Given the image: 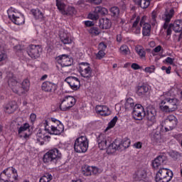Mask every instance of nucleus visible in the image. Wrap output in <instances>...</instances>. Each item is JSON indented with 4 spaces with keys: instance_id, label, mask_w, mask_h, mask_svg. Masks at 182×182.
I'll return each instance as SVG.
<instances>
[{
    "instance_id": "423d86ee",
    "label": "nucleus",
    "mask_w": 182,
    "mask_h": 182,
    "mask_svg": "<svg viewBox=\"0 0 182 182\" xmlns=\"http://www.w3.org/2000/svg\"><path fill=\"white\" fill-rule=\"evenodd\" d=\"M89 149V139L86 136H81L75 140L74 150L76 153H86Z\"/></svg>"
},
{
    "instance_id": "f03ea898",
    "label": "nucleus",
    "mask_w": 182,
    "mask_h": 182,
    "mask_svg": "<svg viewBox=\"0 0 182 182\" xmlns=\"http://www.w3.org/2000/svg\"><path fill=\"white\" fill-rule=\"evenodd\" d=\"M43 126L45 131L48 132V134H60L63 133V130H65V127L62 122L55 118H51L50 122L45 120L43 122Z\"/></svg>"
},
{
    "instance_id": "f8f14e48",
    "label": "nucleus",
    "mask_w": 182,
    "mask_h": 182,
    "mask_svg": "<svg viewBox=\"0 0 182 182\" xmlns=\"http://www.w3.org/2000/svg\"><path fill=\"white\" fill-rule=\"evenodd\" d=\"M30 128L31 125H29V123L17 124L18 136L21 139H29L28 133Z\"/></svg>"
},
{
    "instance_id": "393cba45",
    "label": "nucleus",
    "mask_w": 182,
    "mask_h": 182,
    "mask_svg": "<svg viewBox=\"0 0 182 182\" xmlns=\"http://www.w3.org/2000/svg\"><path fill=\"white\" fill-rule=\"evenodd\" d=\"M167 159L164 155H159L152 161V167L157 170L161 164H166Z\"/></svg>"
},
{
    "instance_id": "b1692460",
    "label": "nucleus",
    "mask_w": 182,
    "mask_h": 182,
    "mask_svg": "<svg viewBox=\"0 0 182 182\" xmlns=\"http://www.w3.org/2000/svg\"><path fill=\"white\" fill-rule=\"evenodd\" d=\"M147 177V172L144 168L137 170L133 175L134 181H144Z\"/></svg>"
},
{
    "instance_id": "09e8293b",
    "label": "nucleus",
    "mask_w": 182,
    "mask_h": 182,
    "mask_svg": "<svg viewBox=\"0 0 182 182\" xmlns=\"http://www.w3.org/2000/svg\"><path fill=\"white\" fill-rule=\"evenodd\" d=\"M110 12L112 16H119V14H120V11L117 6H113L110 9Z\"/></svg>"
},
{
    "instance_id": "ddd939ff",
    "label": "nucleus",
    "mask_w": 182,
    "mask_h": 182,
    "mask_svg": "<svg viewBox=\"0 0 182 182\" xmlns=\"http://www.w3.org/2000/svg\"><path fill=\"white\" fill-rule=\"evenodd\" d=\"M146 116L144 108L140 104L135 105L132 111V117L135 120H143V117Z\"/></svg>"
},
{
    "instance_id": "aec40b11",
    "label": "nucleus",
    "mask_w": 182,
    "mask_h": 182,
    "mask_svg": "<svg viewBox=\"0 0 182 182\" xmlns=\"http://www.w3.org/2000/svg\"><path fill=\"white\" fill-rule=\"evenodd\" d=\"M156 116H157L156 109L150 108L147 110L146 119L148 126H153L156 123Z\"/></svg>"
},
{
    "instance_id": "de8ad7c7",
    "label": "nucleus",
    "mask_w": 182,
    "mask_h": 182,
    "mask_svg": "<svg viewBox=\"0 0 182 182\" xmlns=\"http://www.w3.org/2000/svg\"><path fill=\"white\" fill-rule=\"evenodd\" d=\"M88 18L92 19V21H97L99 19V14L95 10L94 12L88 14Z\"/></svg>"
},
{
    "instance_id": "603ef678",
    "label": "nucleus",
    "mask_w": 182,
    "mask_h": 182,
    "mask_svg": "<svg viewBox=\"0 0 182 182\" xmlns=\"http://www.w3.org/2000/svg\"><path fill=\"white\" fill-rule=\"evenodd\" d=\"M106 49H107V45L104 42H101L98 45V50H101L102 52H105Z\"/></svg>"
},
{
    "instance_id": "2f4dec72",
    "label": "nucleus",
    "mask_w": 182,
    "mask_h": 182,
    "mask_svg": "<svg viewBox=\"0 0 182 182\" xmlns=\"http://www.w3.org/2000/svg\"><path fill=\"white\" fill-rule=\"evenodd\" d=\"M18 109V105L15 101L11 102L4 107V112L6 113H14Z\"/></svg>"
},
{
    "instance_id": "a19ab883",
    "label": "nucleus",
    "mask_w": 182,
    "mask_h": 182,
    "mask_svg": "<svg viewBox=\"0 0 182 182\" xmlns=\"http://www.w3.org/2000/svg\"><path fill=\"white\" fill-rule=\"evenodd\" d=\"M53 176L50 173H46L43 176L40 178V182H50Z\"/></svg>"
},
{
    "instance_id": "2eb2a0df",
    "label": "nucleus",
    "mask_w": 182,
    "mask_h": 182,
    "mask_svg": "<svg viewBox=\"0 0 182 182\" xmlns=\"http://www.w3.org/2000/svg\"><path fill=\"white\" fill-rule=\"evenodd\" d=\"M42 48L39 46L31 45L27 50V53L32 59H38L41 56Z\"/></svg>"
},
{
    "instance_id": "c756f323",
    "label": "nucleus",
    "mask_w": 182,
    "mask_h": 182,
    "mask_svg": "<svg viewBox=\"0 0 182 182\" xmlns=\"http://www.w3.org/2000/svg\"><path fill=\"white\" fill-rule=\"evenodd\" d=\"M31 12L36 21H42L45 19V14L39 9H33Z\"/></svg>"
},
{
    "instance_id": "4d7b16f0",
    "label": "nucleus",
    "mask_w": 182,
    "mask_h": 182,
    "mask_svg": "<svg viewBox=\"0 0 182 182\" xmlns=\"http://www.w3.org/2000/svg\"><path fill=\"white\" fill-rule=\"evenodd\" d=\"M171 28H173V23H171V24H168V27H167V31H166V35L168 36H170V35H171V32H172V31H171Z\"/></svg>"
},
{
    "instance_id": "864d4df0",
    "label": "nucleus",
    "mask_w": 182,
    "mask_h": 182,
    "mask_svg": "<svg viewBox=\"0 0 182 182\" xmlns=\"http://www.w3.org/2000/svg\"><path fill=\"white\" fill-rule=\"evenodd\" d=\"M8 60V55L4 52H0V62H6Z\"/></svg>"
},
{
    "instance_id": "37998d69",
    "label": "nucleus",
    "mask_w": 182,
    "mask_h": 182,
    "mask_svg": "<svg viewBox=\"0 0 182 182\" xmlns=\"http://www.w3.org/2000/svg\"><path fill=\"white\" fill-rule=\"evenodd\" d=\"M150 6V0H141L139 6L140 8H142V9H146V8H149Z\"/></svg>"
},
{
    "instance_id": "9d476101",
    "label": "nucleus",
    "mask_w": 182,
    "mask_h": 182,
    "mask_svg": "<svg viewBox=\"0 0 182 182\" xmlns=\"http://www.w3.org/2000/svg\"><path fill=\"white\" fill-rule=\"evenodd\" d=\"M76 105V99L73 96H66L60 100V109L63 112L70 110L71 107Z\"/></svg>"
},
{
    "instance_id": "7ed1b4c3",
    "label": "nucleus",
    "mask_w": 182,
    "mask_h": 182,
    "mask_svg": "<svg viewBox=\"0 0 182 182\" xmlns=\"http://www.w3.org/2000/svg\"><path fill=\"white\" fill-rule=\"evenodd\" d=\"M132 141L129 138H124V139H115L107 148V153L108 154H113L118 151H123L126 149L130 147Z\"/></svg>"
},
{
    "instance_id": "4be33fe9",
    "label": "nucleus",
    "mask_w": 182,
    "mask_h": 182,
    "mask_svg": "<svg viewBox=\"0 0 182 182\" xmlns=\"http://www.w3.org/2000/svg\"><path fill=\"white\" fill-rule=\"evenodd\" d=\"M57 87H58V85H56V84L50 81H45L41 85V90L43 92H46L47 93L55 92Z\"/></svg>"
},
{
    "instance_id": "3c124183",
    "label": "nucleus",
    "mask_w": 182,
    "mask_h": 182,
    "mask_svg": "<svg viewBox=\"0 0 182 182\" xmlns=\"http://www.w3.org/2000/svg\"><path fill=\"white\" fill-rule=\"evenodd\" d=\"M144 72H146V73H154L155 70H156V66L154 65H151L149 67H146L144 68Z\"/></svg>"
},
{
    "instance_id": "bf43d9fd",
    "label": "nucleus",
    "mask_w": 182,
    "mask_h": 182,
    "mask_svg": "<svg viewBox=\"0 0 182 182\" xmlns=\"http://www.w3.org/2000/svg\"><path fill=\"white\" fill-rule=\"evenodd\" d=\"M30 121L31 122V123H34V122L36 121V114L31 113L30 114Z\"/></svg>"
},
{
    "instance_id": "338daca9",
    "label": "nucleus",
    "mask_w": 182,
    "mask_h": 182,
    "mask_svg": "<svg viewBox=\"0 0 182 182\" xmlns=\"http://www.w3.org/2000/svg\"><path fill=\"white\" fill-rule=\"evenodd\" d=\"M149 46L151 48H154L156 46V43L154 41L149 42Z\"/></svg>"
},
{
    "instance_id": "58836bf2",
    "label": "nucleus",
    "mask_w": 182,
    "mask_h": 182,
    "mask_svg": "<svg viewBox=\"0 0 182 182\" xmlns=\"http://www.w3.org/2000/svg\"><path fill=\"white\" fill-rule=\"evenodd\" d=\"M150 23L152 26H157V11H152Z\"/></svg>"
},
{
    "instance_id": "f257e3e1",
    "label": "nucleus",
    "mask_w": 182,
    "mask_h": 182,
    "mask_svg": "<svg viewBox=\"0 0 182 182\" xmlns=\"http://www.w3.org/2000/svg\"><path fill=\"white\" fill-rule=\"evenodd\" d=\"M159 109L165 113H173L176 112L177 106L178 105V100L176 97H168L166 93L161 95L159 99Z\"/></svg>"
},
{
    "instance_id": "7c9ffc66",
    "label": "nucleus",
    "mask_w": 182,
    "mask_h": 182,
    "mask_svg": "<svg viewBox=\"0 0 182 182\" xmlns=\"http://www.w3.org/2000/svg\"><path fill=\"white\" fill-rule=\"evenodd\" d=\"M60 39L64 45H70V43L73 42L70 34L67 33H60Z\"/></svg>"
},
{
    "instance_id": "c9c22d12",
    "label": "nucleus",
    "mask_w": 182,
    "mask_h": 182,
    "mask_svg": "<svg viewBox=\"0 0 182 182\" xmlns=\"http://www.w3.org/2000/svg\"><path fill=\"white\" fill-rule=\"evenodd\" d=\"M134 106H136V104L134 103V100L133 98L129 97L126 100L124 107L126 110H132V109H134Z\"/></svg>"
},
{
    "instance_id": "680f3d73",
    "label": "nucleus",
    "mask_w": 182,
    "mask_h": 182,
    "mask_svg": "<svg viewBox=\"0 0 182 182\" xmlns=\"http://www.w3.org/2000/svg\"><path fill=\"white\" fill-rule=\"evenodd\" d=\"M161 49H163L161 46H158L154 49V52H155V53H159V52H160Z\"/></svg>"
},
{
    "instance_id": "8fccbe9b",
    "label": "nucleus",
    "mask_w": 182,
    "mask_h": 182,
    "mask_svg": "<svg viewBox=\"0 0 182 182\" xmlns=\"http://www.w3.org/2000/svg\"><path fill=\"white\" fill-rule=\"evenodd\" d=\"M106 56V53L105 51L99 50L97 53L95 54V58L98 60L103 59Z\"/></svg>"
},
{
    "instance_id": "ea45409f",
    "label": "nucleus",
    "mask_w": 182,
    "mask_h": 182,
    "mask_svg": "<svg viewBox=\"0 0 182 182\" xmlns=\"http://www.w3.org/2000/svg\"><path fill=\"white\" fill-rule=\"evenodd\" d=\"M89 33L92 35V36H97L100 33V31H99V28L97 27H91L88 30Z\"/></svg>"
},
{
    "instance_id": "dca6fc26",
    "label": "nucleus",
    "mask_w": 182,
    "mask_h": 182,
    "mask_svg": "<svg viewBox=\"0 0 182 182\" xmlns=\"http://www.w3.org/2000/svg\"><path fill=\"white\" fill-rule=\"evenodd\" d=\"M174 9H171L170 10H166V11L162 15L161 19L164 21V29H167L168 28V23L171 21L172 18L174 16Z\"/></svg>"
},
{
    "instance_id": "6e6552de",
    "label": "nucleus",
    "mask_w": 182,
    "mask_h": 182,
    "mask_svg": "<svg viewBox=\"0 0 182 182\" xmlns=\"http://www.w3.org/2000/svg\"><path fill=\"white\" fill-rule=\"evenodd\" d=\"M173 176L171 170L162 168L156 173L155 180L156 182H170L173 178Z\"/></svg>"
},
{
    "instance_id": "a878e982",
    "label": "nucleus",
    "mask_w": 182,
    "mask_h": 182,
    "mask_svg": "<svg viewBox=\"0 0 182 182\" xmlns=\"http://www.w3.org/2000/svg\"><path fill=\"white\" fill-rule=\"evenodd\" d=\"M31 87V81L28 79H25L21 83V87H20L18 92H21V93H18L19 96H22V95H26L29 92V89Z\"/></svg>"
},
{
    "instance_id": "0e129e2a",
    "label": "nucleus",
    "mask_w": 182,
    "mask_h": 182,
    "mask_svg": "<svg viewBox=\"0 0 182 182\" xmlns=\"http://www.w3.org/2000/svg\"><path fill=\"white\" fill-rule=\"evenodd\" d=\"M99 173V168L96 166H92V174H97Z\"/></svg>"
},
{
    "instance_id": "e2e57ef3",
    "label": "nucleus",
    "mask_w": 182,
    "mask_h": 182,
    "mask_svg": "<svg viewBox=\"0 0 182 182\" xmlns=\"http://www.w3.org/2000/svg\"><path fill=\"white\" fill-rule=\"evenodd\" d=\"M85 26H93L95 23H93V21H85Z\"/></svg>"
},
{
    "instance_id": "69168bd1",
    "label": "nucleus",
    "mask_w": 182,
    "mask_h": 182,
    "mask_svg": "<svg viewBox=\"0 0 182 182\" xmlns=\"http://www.w3.org/2000/svg\"><path fill=\"white\" fill-rule=\"evenodd\" d=\"M165 70L167 75H170V73H171V68L170 66L168 67Z\"/></svg>"
},
{
    "instance_id": "e433bc0d",
    "label": "nucleus",
    "mask_w": 182,
    "mask_h": 182,
    "mask_svg": "<svg viewBox=\"0 0 182 182\" xmlns=\"http://www.w3.org/2000/svg\"><path fill=\"white\" fill-rule=\"evenodd\" d=\"M95 11L98 16L99 15H107V14H108L107 9H106L105 7H102L100 6L95 7Z\"/></svg>"
},
{
    "instance_id": "a211bd4d",
    "label": "nucleus",
    "mask_w": 182,
    "mask_h": 182,
    "mask_svg": "<svg viewBox=\"0 0 182 182\" xmlns=\"http://www.w3.org/2000/svg\"><path fill=\"white\" fill-rule=\"evenodd\" d=\"M55 60H57L58 63L62 66V68L71 66L72 63H73L70 60V58H69V55L65 54L59 55L55 58Z\"/></svg>"
},
{
    "instance_id": "6ab92c4d",
    "label": "nucleus",
    "mask_w": 182,
    "mask_h": 182,
    "mask_svg": "<svg viewBox=\"0 0 182 182\" xmlns=\"http://www.w3.org/2000/svg\"><path fill=\"white\" fill-rule=\"evenodd\" d=\"M45 132H46L45 129L39 130L36 134V140L41 146L50 140V136Z\"/></svg>"
},
{
    "instance_id": "c03bdc74",
    "label": "nucleus",
    "mask_w": 182,
    "mask_h": 182,
    "mask_svg": "<svg viewBox=\"0 0 182 182\" xmlns=\"http://www.w3.org/2000/svg\"><path fill=\"white\" fill-rule=\"evenodd\" d=\"M117 122V117H114L108 124V126L106 130H109L110 129H113L114 126H116V123Z\"/></svg>"
},
{
    "instance_id": "72a5a7b5",
    "label": "nucleus",
    "mask_w": 182,
    "mask_h": 182,
    "mask_svg": "<svg viewBox=\"0 0 182 182\" xmlns=\"http://www.w3.org/2000/svg\"><path fill=\"white\" fill-rule=\"evenodd\" d=\"M135 51L141 59H146V50L143 46L140 45L136 46Z\"/></svg>"
},
{
    "instance_id": "bb28decb",
    "label": "nucleus",
    "mask_w": 182,
    "mask_h": 182,
    "mask_svg": "<svg viewBox=\"0 0 182 182\" xmlns=\"http://www.w3.org/2000/svg\"><path fill=\"white\" fill-rule=\"evenodd\" d=\"M132 31L135 35L141 33V26H140V16H137L132 24Z\"/></svg>"
},
{
    "instance_id": "412c9836",
    "label": "nucleus",
    "mask_w": 182,
    "mask_h": 182,
    "mask_svg": "<svg viewBox=\"0 0 182 182\" xmlns=\"http://www.w3.org/2000/svg\"><path fill=\"white\" fill-rule=\"evenodd\" d=\"M140 26H142L143 36H150L151 32V26L149 23H146V17L143 16L140 21Z\"/></svg>"
},
{
    "instance_id": "f3484780",
    "label": "nucleus",
    "mask_w": 182,
    "mask_h": 182,
    "mask_svg": "<svg viewBox=\"0 0 182 182\" xmlns=\"http://www.w3.org/2000/svg\"><path fill=\"white\" fill-rule=\"evenodd\" d=\"M65 82L69 85L73 90H77L80 87V80L76 77H68L65 79Z\"/></svg>"
},
{
    "instance_id": "6e6d98bb",
    "label": "nucleus",
    "mask_w": 182,
    "mask_h": 182,
    "mask_svg": "<svg viewBox=\"0 0 182 182\" xmlns=\"http://www.w3.org/2000/svg\"><path fill=\"white\" fill-rule=\"evenodd\" d=\"M164 63H168V65H173L174 63V59L168 57L164 60Z\"/></svg>"
},
{
    "instance_id": "4468645a",
    "label": "nucleus",
    "mask_w": 182,
    "mask_h": 182,
    "mask_svg": "<svg viewBox=\"0 0 182 182\" xmlns=\"http://www.w3.org/2000/svg\"><path fill=\"white\" fill-rule=\"evenodd\" d=\"M164 125L165 126L166 132L173 130L177 126V118L173 114L168 115L164 120Z\"/></svg>"
},
{
    "instance_id": "79ce46f5",
    "label": "nucleus",
    "mask_w": 182,
    "mask_h": 182,
    "mask_svg": "<svg viewBox=\"0 0 182 182\" xmlns=\"http://www.w3.org/2000/svg\"><path fill=\"white\" fill-rule=\"evenodd\" d=\"M119 52L122 55H129V53H130V50L127 45H122L119 48Z\"/></svg>"
},
{
    "instance_id": "49530a36",
    "label": "nucleus",
    "mask_w": 182,
    "mask_h": 182,
    "mask_svg": "<svg viewBox=\"0 0 182 182\" xmlns=\"http://www.w3.org/2000/svg\"><path fill=\"white\" fill-rule=\"evenodd\" d=\"M93 170V166H86L82 171V174L84 176H92V171Z\"/></svg>"
},
{
    "instance_id": "0eeeda50",
    "label": "nucleus",
    "mask_w": 182,
    "mask_h": 182,
    "mask_svg": "<svg viewBox=\"0 0 182 182\" xmlns=\"http://www.w3.org/2000/svg\"><path fill=\"white\" fill-rule=\"evenodd\" d=\"M7 14L9 19L11 20V22L15 25L21 26V25L25 23V16L21 14L16 9L11 7L8 9Z\"/></svg>"
},
{
    "instance_id": "1a4fd4ad",
    "label": "nucleus",
    "mask_w": 182,
    "mask_h": 182,
    "mask_svg": "<svg viewBox=\"0 0 182 182\" xmlns=\"http://www.w3.org/2000/svg\"><path fill=\"white\" fill-rule=\"evenodd\" d=\"M78 72L80 76L84 77V79H87V80L93 77V70L89 63H81L78 68Z\"/></svg>"
},
{
    "instance_id": "13d9d810",
    "label": "nucleus",
    "mask_w": 182,
    "mask_h": 182,
    "mask_svg": "<svg viewBox=\"0 0 182 182\" xmlns=\"http://www.w3.org/2000/svg\"><path fill=\"white\" fill-rule=\"evenodd\" d=\"M87 2H90V4H94L95 5H100L102 0H87Z\"/></svg>"
},
{
    "instance_id": "4c0bfd02",
    "label": "nucleus",
    "mask_w": 182,
    "mask_h": 182,
    "mask_svg": "<svg viewBox=\"0 0 182 182\" xmlns=\"http://www.w3.org/2000/svg\"><path fill=\"white\" fill-rule=\"evenodd\" d=\"M63 15H68V16H73V15H76V9H75V7L68 6L66 11H63Z\"/></svg>"
},
{
    "instance_id": "9b49d317",
    "label": "nucleus",
    "mask_w": 182,
    "mask_h": 182,
    "mask_svg": "<svg viewBox=\"0 0 182 182\" xmlns=\"http://www.w3.org/2000/svg\"><path fill=\"white\" fill-rule=\"evenodd\" d=\"M97 141L98 143V147L100 150H105L109 148L110 146V138L106 135V134H100L97 137Z\"/></svg>"
},
{
    "instance_id": "5fc2aeb1",
    "label": "nucleus",
    "mask_w": 182,
    "mask_h": 182,
    "mask_svg": "<svg viewBox=\"0 0 182 182\" xmlns=\"http://www.w3.org/2000/svg\"><path fill=\"white\" fill-rule=\"evenodd\" d=\"M133 147L134 149H140L143 147V142L141 141L135 142L133 145Z\"/></svg>"
},
{
    "instance_id": "cd10ccee",
    "label": "nucleus",
    "mask_w": 182,
    "mask_h": 182,
    "mask_svg": "<svg viewBox=\"0 0 182 182\" xmlns=\"http://www.w3.org/2000/svg\"><path fill=\"white\" fill-rule=\"evenodd\" d=\"M97 113L101 116H109L111 112L109 107L105 105H97L95 107Z\"/></svg>"
},
{
    "instance_id": "052dcab7",
    "label": "nucleus",
    "mask_w": 182,
    "mask_h": 182,
    "mask_svg": "<svg viewBox=\"0 0 182 182\" xmlns=\"http://www.w3.org/2000/svg\"><path fill=\"white\" fill-rule=\"evenodd\" d=\"M132 69H134V70H139V69H140V65H139V64L137 63H132L131 65Z\"/></svg>"
},
{
    "instance_id": "473e14b6",
    "label": "nucleus",
    "mask_w": 182,
    "mask_h": 182,
    "mask_svg": "<svg viewBox=\"0 0 182 182\" xmlns=\"http://www.w3.org/2000/svg\"><path fill=\"white\" fill-rule=\"evenodd\" d=\"M99 26L101 29H109L112 26V22L107 18H103L99 21Z\"/></svg>"
},
{
    "instance_id": "f704fd0d",
    "label": "nucleus",
    "mask_w": 182,
    "mask_h": 182,
    "mask_svg": "<svg viewBox=\"0 0 182 182\" xmlns=\"http://www.w3.org/2000/svg\"><path fill=\"white\" fill-rule=\"evenodd\" d=\"M173 31L176 33H180L182 31V21L176 20L172 24Z\"/></svg>"
},
{
    "instance_id": "5701e85b",
    "label": "nucleus",
    "mask_w": 182,
    "mask_h": 182,
    "mask_svg": "<svg viewBox=\"0 0 182 182\" xmlns=\"http://www.w3.org/2000/svg\"><path fill=\"white\" fill-rule=\"evenodd\" d=\"M8 83H9V87H11L14 93H16V95H19V93H22V92L19 91L21 83L16 81V79H15V77H13L9 78Z\"/></svg>"
},
{
    "instance_id": "20e7f679",
    "label": "nucleus",
    "mask_w": 182,
    "mask_h": 182,
    "mask_svg": "<svg viewBox=\"0 0 182 182\" xmlns=\"http://www.w3.org/2000/svg\"><path fill=\"white\" fill-rule=\"evenodd\" d=\"M0 181L1 182H18V171L12 166L4 169L0 173Z\"/></svg>"
},
{
    "instance_id": "c85d7f7f",
    "label": "nucleus",
    "mask_w": 182,
    "mask_h": 182,
    "mask_svg": "<svg viewBox=\"0 0 182 182\" xmlns=\"http://www.w3.org/2000/svg\"><path fill=\"white\" fill-rule=\"evenodd\" d=\"M149 85H143L136 87V92L138 96L144 97L147 93H149Z\"/></svg>"
},
{
    "instance_id": "a18cd8bd",
    "label": "nucleus",
    "mask_w": 182,
    "mask_h": 182,
    "mask_svg": "<svg viewBox=\"0 0 182 182\" xmlns=\"http://www.w3.org/2000/svg\"><path fill=\"white\" fill-rule=\"evenodd\" d=\"M56 6L58 9L63 14V12H65V4L60 0H56Z\"/></svg>"
},
{
    "instance_id": "39448f33",
    "label": "nucleus",
    "mask_w": 182,
    "mask_h": 182,
    "mask_svg": "<svg viewBox=\"0 0 182 182\" xmlns=\"http://www.w3.org/2000/svg\"><path fill=\"white\" fill-rule=\"evenodd\" d=\"M60 159H62V153L59 149L54 148L44 154L43 161L46 164H53V163H58Z\"/></svg>"
},
{
    "instance_id": "774afa93",
    "label": "nucleus",
    "mask_w": 182,
    "mask_h": 182,
    "mask_svg": "<svg viewBox=\"0 0 182 182\" xmlns=\"http://www.w3.org/2000/svg\"><path fill=\"white\" fill-rule=\"evenodd\" d=\"M117 42H122V36L121 35L117 36Z\"/></svg>"
}]
</instances>
